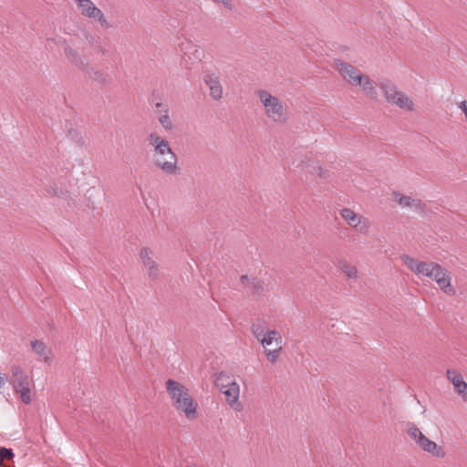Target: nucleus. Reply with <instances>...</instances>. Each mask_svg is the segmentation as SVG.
<instances>
[{"mask_svg":"<svg viewBox=\"0 0 467 467\" xmlns=\"http://www.w3.org/2000/svg\"><path fill=\"white\" fill-rule=\"evenodd\" d=\"M427 277L435 281L441 290L446 295L454 296L456 294V290L451 284V277L450 272L438 263H433V269L431 270V274Z\"/></svg>","mask_w":467,"mask_h":467,"instance_id":"obj_8","label":"nucleus"},{"mask_svg":"<svg viewBox=\"0 0 467 467\" xmlns=\"http://www.w3.org/2000/svg\"><path fill=\"white\" fill-rule=\"evenodd\" d=\"M140 258L143 266L147 269L149 278L151 280L158 279L160 276V268L154 259L153 252L148 247H143L140 251Z\"/></svg>","mask_w":467,"mask_h":467,"instance_id":"obj_12","label":"nucleus"},{"mask_svg":"<svg viewBox=\"0 0 467 467\" xmlns=\"http://www.w3.org/2000/svg\"><path fill=\"white\" fill-rule=\"evenodd\" d=\"M31 347L40 360L47 362L50 359L51 350L41 340H32Z\"/></svg>","mask_w":467,"mask_h":467,"instance_id":"obj_21","label":"nucleus"},{"mask_svg":"<svg viewBox=\"0 0 467 467\" xmlns=\"http://www.w3.org/2000/svg\"><path fill=\"white\" fill-rule=\"evenodd\" d=\"M11 383L15 391L20 394V398L25 404H29L31 402V395L28 376L16 365L11 368Z\"/></svg>","mask_w":467,"mask_h":467,"instance_id":"obj_7","label":"nucleus"},{"mask_svg":"<svg viewBox=\"0 0 467 467\" xmlns=\"http://www.w3.org/2000/svg\"><path fill=\"white\" fill-rule=\"evenodd\" d=\"M77 5L80 9L82 16L95 20L102 27H110V25L103 12L98 8L91 0H80Z\"/></svg>","mask_w":467,"mask_h":467,"instance_id":"obj_9","label":"nucleus"},{"mask_svg":"<svg viewBox=\"0 0 467 467\" xmlns=\"http://www.w3.org/2000/svg\"><path fill=\"white\" fill-rule=\"evenodd\" d=\"M4 384V378L0 377V387Z\"/></svg>","mask_w":467,"mask_h":467,"instance_id":"obj_35","label":"nucleus"},{"mask_svg":"<svg viewBox=\"0 0 467 467\" xmlns=\"http://www.w3.org/2000/svg\"><path fill=\"white\" fill-rule=\"evenodd\" d=\"M316 171H317V174L320 177V178H326L327 177V171L324 170L322 167H317L316 169Z\"/></svg>","mask_w":467,"mask_h":467,"instance_id":"obj_32","label":"nucleus"},{"mask_svg":"<svg viewBox=\"0 0 467 467\" xmlns=\"http://www.w3.org/2000/svg\"><path fill=\"white\" fill-rule=\"evenodd\" d=\"M407 434L424 451L431 453L438 458H443L445 452L436 442L428 439L421 431L412 422L407 423Z\"/></svg>","mask_w":467,"mask_h":467,"instance_id":"obj_5","label":"nucleus"},{"mask_svg":"<svg viewBox=\"0 0 467 467\" xmlns=\"http://www.w3.org/2000/svg\"><path fill=\"white\" fill-rule=\"evenodd\" d=\"M214 385L221 391L225 388L231 386L233 382H236L232 375L227 372L221 371L214 375Z\"/></svg>","mask_w":467,"mask_h":467,"instance_id":"obj_22","label":"nucleus"},{"mask_svg":"<svg viewBox=\"0 0 467 467\" xmlns=\"http://www.w3.org/2000/svg\"><path fill=\"white\" fill-rule=\"evenodd\" d=\"M361 234H367L368 231V223L367 219H364V224H362L358 230Z\"/></svg>","mask_w":467,"mask_h":467,"instance_id":"obj_33","label":"nucleus"},{"mask_svg":"<svg viewBox=\"0 0 467 467\" xmlns=\"http://www.w3.org/2000/svg\"><path fill=\"white\" fill-rule=\"evenodd\" d=\"M257 96L265 108L266 117L270 120L278 124H285L288 121L289 116L286 107L277 97L265 89L258 90Z\"/></svg>","mask_w":467,"mask_h":467,"instance_id":"obj_3","label":"nucleus"},{"mask_svg":"<svg viewBox=\"0 0 467 467\" xmlns=\"http://www.w3.org/2000/svg\"><path fill=\"white\" fill-rule=\"evenodd\" d=\"M225 395L226 402L236 411H240L242 410V405L238 401L239 394H240V387L237 382H233L231 386L222 389Z\"/></svg>","mask_w":467,"mask_h":467,"instance_id":"obj_14","label":"nucleus"},{"mask_svg":"<svg viewBox=\"0 0 467 467\" xmlns=\"http://www.w3.org/2000/svg\"><path fill=\"white\" fill-rule=\"evenodd\" d=\"M338 268L346 275L349 279H358V269L346 259H340L337 263Z\"/></svg>","mask_w":467,"mask_h":467,"instance_id":"obj_23","label":"nucleus"},{"mask_svg":"<svg viewBox=\"0 0 467 467\" xmlns=\"http://www.w3.org/2000/svg\"><path fill=\"white\" fill-rule=\"evenodd\" d=\"M77 4L80 1V0H74Z\"/></svg>","mask_w":467,"mask_h":467,"instance_id":"obj_36","label":"nucleus"},{"mask_svg":"<svg viewBox=\"0 0 467 467\" xmlns=\"http://www.w3.org/2000/svg\"><path fill=\"white\" fill-rule=\"evenodd\" d=\"M68 135L77 145L80 147L85 145V139L78 130H70Z\"/></svg>","mask_w":467,"mask_h":467,"instance_id":"obj_28","label":"nucleus"},{"mask_svg":"<svg viewBox=\"0 0 467 467\" xmlns=\"http://www.w3.org/2000/svg\"><path fill=\"white\" fill-rule=\"evenodd\" d=\"M147 140L152 147V162L154 166L166 174H179L178 158L171 150L169 141L156 132L150 133Z\"/></svg>","mask_w":467,"mask_h":467,"instance_id":"obj_1","label":"nucleus"},{"mask_svg":"<svg viewBox=\"0 0 467 467\" xmlns=\"http://www.w3.org/2000/svg\"><path fill=\"white\" fill-rule=\"evenodd\" d=\"M215 3H221L228 10H233L234 5L232 0H216Z\"/></svg>","mask_w":467,"mask_h":467,"instance_id":"obj_31","label":"nucleus"},{"mask_svg":"<svg viewBox=\"0 0 467 467\" xmlns=\"http://www.w3.org/2000/svg\"><path fill=\"white\" fill-rule=\"evenodd\" d=\"M64 54L66 58L76 67L82 70L88 67L85 58L78 52V50L74 49L70 46L65 47Z\"/></svg>","mask_w":467,"mask_h":467,"instance_id":"obj_19","label":"nucleus"},{"mask_svg":"<svg viewBox=\"0 0 467 467\" xmlns=\"http://www.w3.org/2000/svg\"><path fill=\"white\" fill-rule=\"evenodd\" d=\"M447 379L453 385L454 390L458 393L462 392V389L467 388V383L463 380L462 375L454 368H449L446 371Z\"/></svg>","mask_w":467,"mask_h":467,"instance_id":"obj_20","label":"nucleus"},{"mask_svg":"<svg viewBox=\"0 0 467 467\" xmlns=\"http://www.w3.org/2000/svg\"><path fill=\"white\" fill-rule=\"evenodd\" d=\"M180 49L191 60L201 61L203 56V51L190 40L182 42L180 44Z\"/></svg>","mask_w":467,"mask_h":467,"instance_id":"obj_17","label":"nucleus"},{"mask_svg":"<svg viewBox=\"0 0 467 467\" xmlns=\"http://www.w3.org/2000/svg\"><path fill=\"white\" fill-rule=\"evenodd\" d=\"M15 454L12 449H7L5 447L0 448V466L2 465L5 460H12Z\"/></svg>","mask_w":467,"mask_h":467,"instance_id":"obj_29","label":"nucleus"},{"mask_svg":"<svg viewBox=\"0 0 467 467\" xmlns=\"http://www.w3.org/2000/svg\"><path fill=\"white\" fill-rule=\"evenodd\" d=\"M359 87L364 93V95L370 99H378V92L376 90V87L374 82L369 78L368 75L363 74L360 78V81H358L357 87Z\"/></svg>","mask_w":467,"mask_h":467,"instance_id":"obj_18","label":"nucleus"},{"mask_svg":"<svg viewBox=\"0 0 467 467\" xmlns=\"http://www.w3.org/2000/svg\"><path fill=\"white\" fill-rule=\"evenodd\" d=\"M154 108H155V111L158 114V116L160 114H164L165 109H166V110H169V107L162 102H155Z\"/></svg>","mask_w":467,"mask_h":467,"instance_id":"obj_30","label":"nucleus"},{"mask_svg":"<svg viewBox=\"0 0 467 467\" xmlns=\"http://www.w3.org/2000/svg\"><path fill=\"white\" fill-rule=\"evenodd\" d=\"M88 74L91 80L99 84H109L111 81L109 76L100 69L89 68Z\"/></svg>","mask_w":467,"mask_h":467,"instance_id":"obj_25","label":"nucleus"},{"mask_svg":"<svg viewBox=\"0 0 467 467\" xmlns=\"http://www.w3.org/2000/svg\"><path fill=\"white\" fill-rule=\"evenodd\" d=\"M266 323L265 321H257L252 324V333L254 337L258 340L266 333Z\"/></svg>","mask_w":467,"mask_h":467,"instance_id":"obj_26","label":"nucleus"},{"mask_svg":"<svg viewBox=\"0 0 467 467\" xmlns=\"http://www.w3.org/2000/svg\"><path fill=\"white\" fill-rule=\"evenodd\" d=\"M386 101L389 104L409 111L413 110L412 99L402 91L398 90L396 85L389 79H383L378 84Z\"/></svg>","mask_w":467,"mask_h":467,"instance_id":"obj_4","label":"nucleus"},{"mask_svg":"<svg viewBox=\"0 0 467 467\" xmlns=\"http://www.w3.org/2000/svg\"><path fill=\"white\" fill-rule=\"evenodd\" d=\"M158 120L166 130H171L173 128V124L169 115V110L165 109L164 114H160L158 116Z\"/></svg>","mask_w":467,"mask_h":467,"instance_id":"obj_27","label":"nucleus"},{"mask_svg":"<svg viewBox=\"0 0 467 467\" xmlns=\"http://www.w3.org/2000/svg\"><path fill=\"white\" fill-rule=\"evenodd\" d=\"M394 201L399 203V205L404 208H413L415 210H422L423 204L420 199H414L410 196L403 195L400 192H392Z\"/></svg>","mask_w":467,"mask_h":467,"instance_id":"obj_15","label":"nucleus"},{"mask_svg":"<svg viewBox=\"0 0 467 467\" xmlns=\"http://www.w3.org/2000/svg\"><path fill=\"white\" fill-rule=\"evenodd\" d=\"M340 215L344 220L347 221V223L352 226L357 228L362 221V217L355 213L351 209L349 208H343L340 211Z\"/></svg>","mask_w":467,"mask_h":467,"instance_id":"obj_24","label":"nucleus"},{"mask_svg":"<svg viewBox=\"0 0 467 467\" xmlns=\"http://www.w3.org/2000/svg\"><path fill=\"white\" fill-rule=\"evenodd\" d=\"M459 108L462 110L464 116L467 118V103L465 100L462 101Z\"/></svg>","mask_w":467,"mask_h":467,"instance_id":"obj_34","label":"nucleus"},{"mask_svg":"<svg viewBox=\"0 0 467 467\" xmlns=\"http://www.w3.org/2000/svg\"><path fill=\"white\" fill-rule=\"evenodd\" d=\"M203 82L209 88L210 96L213 99L218 101L223 98V86L220 77L213 72H205Z\"/></svg>","mask_w":467,"mask_h":467,"instance_id":"obj_13","label":"nucleus"},{"mask_svg":"<svg viewBox=\"0 0 467 467\" xmlns=\"http://www.w3.org/2000/svg\"><path fill=\"white\" fill-rule=\"evenodd\" d=\"M240 281L254 296L261 295L264 291V281L258 277H249L244 275L240 277Z\"/></svg>","mask_w":467,"mask_h":467,"instance_id":"obj_16","label":"nucleus"},{"mask_svg":"<svg viewBox=\"0 0 467 467\" xmlns=\"http://www.w3.org/2000/svg\"><path fill=\"white\" fill-rule=\"evenodd\" d=\"M400 258L403 264L419 277H427L433 269L434 262L420 261L408 254H403Z\"/></svg>","mask_w":467,"mask_h":467,"instance_id":"obj_11","label":"nucleus"},{"mask_svg":"<svg viewBox=\"0 0 467 467\" xmlns=\"http://www.w3.org/2000/svg\"><path fill=\"white\" fill-rule=\"evenodd\" d=\"M166 389L177 410L183 412L188 420H194L197 417L198 405L184 385L170 379L166 381Z\"/></svg>","mask_w":467,"mask_h":467,"instance_id":"obj_2","label":"nucleus"},{"mask_svg":"<svg viewBox=\"0 0 467 467\" xmlns=\"http://www.w3.org/2000/svg\"><path fill=\"white\" fill-rule=\"evenodd\" d=\"M258 341L262 344L267 360L275 363L282 350V337L276 330H267Z\"/></svg>","mask_w":467,"mask_h":467,"instance_id":"obj_6","label":"nucleus"},{"mask_svg":"<svg viewBox=\"0 0 467 467\" xmlns=\"http://www.w3.org/2000/svg\"><path fill=\"white\" fill-rule=\"evenodd\" d=\"M334 68L340 74L346 82L353 87H357L358 81H360V78L363 75V73L354 66L341 59L334 60Z\"/></svg>","mask_w":467,"mask_h":467,"instance_id":"obj_10","label":"nucleus"},{"mask_svg":"<svg viewBox=\"0 0 467 467\" xmlns=\"http://www.w3.org/2000/svg\"><path fill=\"white\" fill-rule=\"evenodd\" d=\"M213 2H215L216 0H213Z\"/></svg>","mask_w":467,"mask_h":467,"instance_id":"obj_37","label":"nucleus"}]
</instances>
